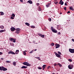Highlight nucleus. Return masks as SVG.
I'll return each mask as SVG.
<instances>
[{"instance_id":"obj_27","label":"nucleus","mask_w":74,"mask_h":74,"mask_svg":"<svg viewBox=\"0 0 74 74\" xmlns=\"http://www.w3.org/2000/svg\"><path fill=\"white\" fill-rule=\"evenodd\" d=\"M44 37H45V35H42V34L41 37H42V38H44Z\"/></svg>"},{"instance_id":"obj_35","label":"nucleus","mask_w":74,"mask_h":74,"mask_svg":"<svg viewBox=\"0 0 74 74\" xmlns=\"http://www.w3.org/2000/svg\"><path fill=\"white\" fill-rule=\"evenodd\" d=\"M58 54H59V55H61V54H62V53H61L60 52V51H58Z\"/></svg>"},{"instance_id":"obj_16","label":"nucleus","mask_w":74,"mask_h":74,"mask_svg":"<svg viewBox=\"0 0 74 74\" xmlns=\"http://www.w3.org/2000/svg\"><path fill=\"white\" fill-rule=\"evenodd\" d=\"M25 24L27 26H30V24L29 23H25Z\"/></svg>"},{"instance_id":"obj_57","label":"nucleus","mask_w":74,"mask_h":74,"mask_svg":"<svg viewBox=\"0 0 74 74\" xmlns=\"http://www.w3.org/2000/svg\"><path fill=\"white\" fill-rule=\"evenodd\" d=\"M36 50H37V49H35V51H36Z\"/></svg>"},{"instance_id":"obj_58","label":"nucleus","mask_w":74,"mask_h":74,"mask_svg":"<svg viewBox=\"0 0 74 74\" xmlns=\"http://www.w3.org/2000/svg\"><path fill=\"white\" fill-rule=\"evenodd\" d=\"M62 14V13H60V14Z\"/></svg>"},{"instance_id":"obj_40","label":"nucleus","mask_w":74,"mask_h":74,"mask_svg":"<svg viewBox=\"0 0 74 74\" xmlns=\"http://www.w3.org/2000/svg\"><path fill=\"white\" fill-rule=\"evenodd\" d=\"M46 7L48 8V7H49V5H46Z\"/></svg>"},{"instance_id":"obj_9","label":"nucleus","mask_w":74,"mask_h":74,"mask_svg":"<svg viewBox=\"0 0 74 74\" xmlns=\"http://www.w3.org/2000/svg\"><path fill=\"white\" fill-rule=\"evenodd\" d=\"M55 46H56V48H58L60 47V45L57 43L56 44Z\"/></svg>"},{"instance_id":"obj_6","label":"nucleus","mask_w":74,"mask_h":74,"mask_svg":"<svg viewBox=\"0 0 74 74\" xmlns=\"http://www.w3.org/2000/svg\"><path fill=\"white\" fill-rule=\"evenodd\" d=\"M68 67L69 69H72L73 68V66L72 64L68 65Z\"/></svg>"},{"instance_id":"obj_59","label":"nucleus","mask_w":74,"mask_h":74,"mask_svg":"<svg viewBox=\"0 0 74 74\" xmlns=\"http://www.w3.org/2000/svg\"><path fill=\"white\" fill-rule=\"evenodd\" d=\"M12 45H14V44H12Z\"/></svg>"},{"instance_id":"obj_31","label":"nucleus","mask_w":74,"mask_h":74,"mask_svg":"<svg viewBox=\"0 0 74 74\" xmlns=\"http://www.w3.org/2000/svg\"><path fill=\"white\" fill-rule=\"evenodd\" d=\"M48 20L49 22H51V21H52V19H51V18H49Z\"/></svg>"},{"instance_id":"obj_34","label":"nucleus","mask_w":74,"mask_h":74,"mask_svg":"<svg viewBox=\"0 0 74 74\" xmlns=\"http://www.w3.org/2000/svg\"><path fill=\"white\" fill-rule=\"evenodd\" d=\"M64 10H65V11H66V10L67 8H66V7H64Z\"/></svg>"},{"instance_id":"obj_52","label":"nucleus","mask_w":74,"mask_h":74,"mask_svg":"<svg viewBox=\"0 0 74 74\" xmlns=\"http://www.w3.org/2000/svg\"><path fill=\"white\" fill-rule=\"evenodd\" d=\"M72 40L73 42H74V39H72Z\"/></svg>"},{"instance_id":"obj_46","label":"nucleus","mask_w":74,"mask_h":74,"mask_svg":"<svg viewBox=\"0 0 74 74\" xmlns=\"http://www.w3.org/2000/svg\"><path fill=\"white\" fill-rule=\"evenodd\" d=\"M3 55V53L0 52V55Z\"/></svg>"},{"instance_id":"obj_56","label":"nucleus","mask_w":74,"mask_h":74,"mask_svg":"<svg viewBox=\"0 0 74 74\" xmlns=\"http://www.w3.org/2000/svg\"><path fill=\"white\" fill-rule=\"evenodd\" d=\"M39 1H40V0H38V2H39Z\"/></svg>"},{"instance_id":"obj_13","label":"nucleus","mask_w":74,"mask_h":74,"mask_svg":"<svg viewBox=\"0 0 74 74\" xmlns=\"http://www.w3.org/2000/svg\"><path fill=\"white\" fill-rule=\"evenodd\" d=\"M64 3V2L63 1H62L61 2H60V3H58V4H61V5H63Z\"/></svg>"},{"instance_id":"obj_60","label":"nucleus","mask_w":74,"mask_h":74,"mask_svg":"<svg viewBox=\"0 0 74 74\" xmlns=\"http://www.w3.org/2000/svg\"><path fill=\"white\" fill-rule=\"evenodd\" d=\"M52 74H55V73H52Z\"/></svg>"},{"instance_id":"obj_17","label":"nucleus","mask_w":74,"mask_h":74,"mask_svg":"<svg viewBox=\"0 0 74 74\" xmlns=\"http://www.w3.org/2000/svg\"><path fill=\"white\" fill-rule=\"evenodd\" d=\"M56 0H55L54 1V3L55 4H57L58 3V2H56Z\"/></svg>"},{"instance_id":"obj_25","label":"nucleus","mask_w":74,"mask_h":74,"mask_svg":"<svg viewBox=\"0 0 74 74\" xmlns=\"http://www.w3.org/2000/svg\"><path fill=\"white\" fill-rule=\"evenodd\" d=\"M12 16H13V17H15V15L14 13H13L11 15Z\"/></svg>"},{"instance_id":"obj_39","label":"nucleus","mask_w":74,"mask_h":74,"mask_svg":"<svg viewBox=\"0 0 74 74\" xmlns=\"http://www.w3.org/2000/svg\"><path fill=\"white\" fill-rule=\"evenodd\" d=\"M68 60L69 61V62H72V60H71V59H69Z\"/></svg>"},{"instance_id":"obj_24","label":"nucleus","mask_w":74,"mask_h":74,"mask_svg":"<svg viewBox=\"0 0 74 74\" xmlns=\"http://www.w3.org/2000/svg\"><path fill=\"white\" fill-rule=\"evenodd\" d=\"M57 64L58 65H59L60 67H61L62 66V64H60V63H58Z\"/></svg>"},{"instance_id":"obj_42","label":"nucleus","mask_w":74,"mask_h":74,"mask_svg":"<svg viewBox=\"0 0 74 74\" xmlns=\"http://www.w3.org/2000/svg\"><path fill=\"white\" fill-rule=\"evenodd\" d=\"M15 33H16L17 34H19V32L18 31H17V32H16Z\"/></svg>"},{"instance_id":"obj_37","label":"nucleus","mask_w":74,"mask_h":74,"mask_svg":"<svg viewBox=\"0 0 74 74\" xmlns=\"http://www.w3.org/2000/svg\"><path fill=\"white\" fill-rule=\"evenodd\" d=\"M38 35V36H40V37H41V35H42V34H39Z\"/></svg>"},{"instance_id":"obj_23","label":"nucleus","mask_w":74,"mask_h":74,"mask_svg":"<svg viewBox=\"0 0 74 74\" xmlns=\"http://www.w3.org/2000/svg\"><path fill=\"white\" fill-rule=\"evenodd\" d=\"M4 27L3 25H1L0 26V28L1 29H4Z\"/></svg>"},{"instance_id":"obj_5","label":"nucleus","mask_w":74,"mask_h":74,"mask_svg":"<svg viewBox=\"0 0 74 74\" xmlns=\"http://www.w3.org/2000/svg\"><path fill=\"white\" fill-rule=\"evenodd\" d=\"M69 51L71 52V53H74V49H69Z\"/></svg>"},{"instance_id":"obj_3","label":"nucleus","mask_w":74,"mask_h":74,"mask_svg":"<svg viewBox=\"0 0 74 74\" xmlns=\"http://www.w3.org/2000/svg\"><path fill=\"white\" fill-rule=\"evenodd\" d=\"M23 64L24 65H25V66H30V64L27 62H24L23 63Z\"/></svg>"},{"instance_id":"obj_45","label":"nucleus","mask_w":74,"mask_h":74,"mask_svg":"<svg viewBox=\"0 0 74 74\" xmlns=\"http://www.w3.org/2000/svg\"><path fill=\"white\" fill-rule=\"evenodd\" d=\"M6 62V63H9L10 62V61H7Z\"/></svg>"},{"instance_id":"obj_36","label":"nucleus","mask_w":74,"mask_h":74,"mask_svg":"<svg viewBox=\"0 0 74 74\" xmlns=\"http://www.w3.org/2000/svg\"><path fill=\"white\" fill-rule=\"evenodd\" d=\"M10 18L11 19H14V18L12 16H11Z\"/></svg>"},{"instance_id":"obj_4","label":"nucleus","mask_w":74,"mask_h":74,"mask_svg":"<svg viewBox=\"0 0 74 74\" xmlns=\"http://www.w3.org/2000/svg\"><path fill=\"white\" fill-rule=\"evenodd\" d=\"M9 40L10 41H13V42H16V41L15 39H14L13 38H9Z\"/></svg>"},{"instance_id":"obj_28","label":"nucleus","mask_w":74,"mask_h":74,"mask_svg":"<svg viewBox=\"0 0 74 74\" xmlns=\"http://www.w3.org/2000/svg\"><path fill=\"white\" fill-rule=\"evenodd\" d=\"M31 28H33V29H34V28H35V27L34 26H31Z\"/></svg>"},{"instance_id":"obj_14","label":"nucleus","mask_w":74,"mask_h":74,"mask_svg":"<svg viewBox=\"0 0 74 74\" xmlns=\"http://www.w3.org/2000/svg\"><path fill=\"white\" fill-rule=\"evenodd\" d=\"M27 67L25 66H23L21 67V69H27Z\"/></svg>"},{"instance_id":"obj_55","label":"nucleus","mask_w":74,"mask_h":74,"mask_svg":"<svg viewBox=\"0 0 74 74\" xmlns=\"http://www.w3.org/2000/svg\"><path fill=\"white\" fill-rule=\"evenodd\" d=\"M60 2H61V1H62V0H60Z\"/></svg>"},{"instance_id":"obj_47","label":"nucleus","mask_w":74,"mask_h":74,"mask_svg":"<svg viewBox=\"0 0 74 74\" xmlns=\"http://www.w3.org/2000/svg\"><path fill=\"white\" fill-rule=\"evenodd\" d=\"M57 64L56 63L54 64V66H57Z\"/></svg>"},{"instance_id":"obj_8","label":"nucleus","mask_w":74,"mask_h":74,"mask_svg":"<svg viewBox=\"0 0 74 74\" xmlns=\"http://www.w3.org/2000/svg\"><path fill=\"white\" fill-rule=\"evenodd\" d=\"M10 30L12 32H14V31L16 29L14 27H12L10 28Z\"/></svg>"},{"instance_id":"obj_54","label":"nucleus","mask_w":74,"mask_h":74,"mask_svg":"<svg viewBox=\"0 0 74 74\" xmlns=\"http://www.w3.org/2000/svg\"><path fill=\"white\" fill-rule=\"evenodd\" d=\"M1 60H3V58H1Z\"/></svg>"},{"instance_id":"obj_38","label":"nucleus","mask_w":74,"mask_h":74,"mask_svg":"<svg viewBox=\"0 0 74 74\" xmlns=\"http://www.w3.org/2000/svg\"><path fill=\"white\" fill-rule=\"evenodd\" d=\"M57 34L60 35V34H61V33H60V32H59Z\"/></svg>"},{"instance_id":"obj_7","label":"nucleus","mask_w":74,"mask_h":74,"mask_svg":"<svg viewBox=\"0 0 74 74\" xmlns=\"http://www.w3.org/2000/svg\"><path fill=\"white\" fill-rule=\"evenodd\" d=\"M55 54L56 56L58 58H60V57L61 56V55H60L58 54V53H57L56 52H55Z\"/></svg>"},{"instance_id":"obj_2","label":"nucleus","mask_w":74,"mask_h":74,"mask_svg":"<svg viewBox=\"0 0 74 74\" xmlns=\"http://www.w3.org/2000/svg\"><path fill=\"white\" fill-rule=\"evenodd\" d=\"M0 70H3V71H6L7 70V68H4L3 66H0Z\"/></svg>"},{"instance_id":"obj_1","label":"nucleus","mask_w":74,"mask_h":74,"mask_svg":"<svg viewBox=\"0 0 74 74\" xmlns=\"http://www.w3.org/2000/svg\"><path fill=\"white\" fill-rule=\"evenodd\" d=\"M51 31L53 32V33H57V30H55V29H54L53 27H51Z\"/></svg>"},{"instance_id":"obj_11","label":"nucleus","mask_w":74,"mask_h":74,"mask_svg":"<svg viewBox=\"0 0 74 74\" xmlns=\"http://www.w3.org/2000/svg\"><path fill=\"white\" fill-rule=\"evenodd\" d=\"M47 67V65H44L42 66V67L43 68V70H44V69Z\"/></svg>"},{"instance_id":"obj_43","label":"nucleus","mask_w":74,"mask_h":74,"mask_svg":"<svg viewBox=\"0 0 74 74\" xmlns=\"http://www.w3.org/2000/svg\"><path fill=\"white\" fill-rule=\"evenodd\" d=\"M36 5H37V6H38V5H40V3H36Z\"/></svg>"},{"instance_id":"obj_18","label":"nucleus","mask_w":74,"mask_h":74,"mask_svg":"<svg viewBox=\"0 0 74 74\" xmlns=\"http://www.w3.org/2000/svg\"><path fill=\"white\" fill-rule=\"evenodd\" d=\"M13 63L14 66H16V62H13Z\"/></svg>"},{"instance_id":"obj_41","label":"nucleus","mask_w":74,"mask_h":74,"mask_svg":"<svg viewBox=\"0 0 74 74\" xmlns=\"http://www.w3.org/2000/svg\"><path fill=\"white\" fill-rule=\"evenodd\" d=\"M51 4V2H50V3H47V4L49 5H50Z\"/></svg>"},{"instance_id":"obj_22","label":"nucleus","mask_w":74,"mask_h":74,"mask_svg":"<svg viewBox=\"0 0 74 74\" xmlns=\"http://www.w3.org/2000/svg\"><path fill=\"white\" fill-rule=\"evenodd\" d=\"M16 30L17 32H19V31H20V30H21V29L19 28H17L16 29Z\"/></svg>"},{"instance_id":"obj_10","label":"nucleus","mask_w":74,"mask_h":74,"mask_svg":"<svg viewBox=\"0 0 74 74\" xmlns=\"http://www.w3.org/2000/svg\"><path fill=\"white\" fill-rule=\"evenodd\" d=\"M8 54H10L11 53L12 54H13V55H15V53L14 52L12 51H10L8 53Z\"/></svg>"},{"instance_id":"obj_20","label":"nucleus","mask_w":74,"mask_h":74,"mask_svg":"<svg viewBox=\"0 0 74 74\" xmlns=\"http://www.w3.org/2000/svg\"><path fill=\"white\" fill-rule=\"evenodd\" d=\"M19 50H16V54H18V53H19Z\"/></svg>"},{"instance_id":"obj_26","label":"nucleus","mask_w":74,"mask_h":74,"mask_svg":"<svg viewBox=\"0 0 74 74\" xmlns=\"http://www.w3.org/2000/svg\"><path fill=\"white\" fill-rule=\"evenodd\" d=\"M69 9L71 10H73V7H71L69 8Z\"/></svg>"},{"instance_id":"obj_50","label":"nucleus","mask_w":74,"mask_h":74,"mask_svg":"<svg viewBox=\"0 0 74 74\" xmlns=\"http://www.w3.org/2000/svg\"><path fill=\"white\" fill-rule=\"evenodd\" d=\"M67 5V3H65V5Z\"/></svg>"},{"instance_id":"obj_30","label":"nucleus","mask_w":74,"mask_h":74,"mask_svg":"<svg viewBox=\"0 0 74 74\" xmlns=\"http://www.w3.org/2000/svg\"><path fill=\"white\" fill-rule=\"evenodd\" d=\"M38 69H39V70H41L42 69V68L41 67H38Z\"/></svg>"},{"instance_id":"obj_53","label":"nucleus","mask_w":74,"mask_h":74,"mask_svg":"<svg viewBox=\"0 0 74 74\" xmlns=\"http://www.w3.org/2000/svg\"><path fill=\"white\" fill-rule=\"evenodd\" d=\"M23 52H25V53L27 52V51L26 50H25V51H23Z\"/></svg>"},{"instance_id":"obj_29","label":"nucleus","mask_w":74,"mask_h":74,"mask_svg":"<svg viewBox=\"0 0 74 74\" xmlns=\"http://www.w3.org/2000/svg\"><path fill=\"white\" fill-rule=\"evenodd\" d=\"M4 30H0V33H2V32H4Z\"/></svg>"},{"instance_id":"obj_48","label":"nucleus","mask_w":74,"mask_h":74,"mask_svg":"<svg viewBox=\"0 0 74 74\" xmlns=\"http://www.w3.org/2000/svg\"><path fill=\"white\" fill-rule=\"evenodd\" d=\"M69 13H70V11H68V12H67V14H69Z\"/></svg>"},{"instance_id":"obj_19","label":"nucleus","mask_w":74,"mask_h":74,"mask_svg":"<svg viewBox=\"0 0 74 74\" xmlns=\"http://www.w3.org/2000/svg\"><path fill=\"white\" fill-rule=\"evenodd\" d=\"M35 58H36V59H38L39 60H41V59H40V58L39 57H35Z\"/></svg>"},{"instance_id":"obj_33","label":"nucleus","mask_w":74,"mask_h":74,"mask_svg":"<svg viewBox=\"0 0 74 74\" xmlns=\"http://www.w3.org/2000/svg\"><path fill=\"white\" fill-rule=\"evenodd\" d=\"M23 53L24 55H26V52L23 51Z\"/></svg>"},{"instance_id":"obj_15","label":"nucleus","mask_w":74,"mask_h":74,"mask_svg":"<svg viewBox=\"0 0 74 74\" xmlns=\"http://www.w3.org/2000/svg\"><path fill=\"white\" fill-rule=\"evenodd\" d=\"M28 3H29V4H33V2L31 0H29L28 1Z\"/></svg>"},{"instance_id":"obj_32","label":"nucleus","mask_w":74,"mask_h":74,"mask_svg":"<svg viewBox=\"0 0 74 74\" xmlns=\"http://www.w3.org/2000/svg\"><path fill=\"white\" fill-rule=\"evenodd\" d=\"M51 46H53L54 45V43H52L51 44Z\"/></svg>"},{"instance_id":"obj_44","label":"nucleus","mask_w":74,"mask_h":74,"mask_svg":"<svg viewBox=\"0 0 74 74\" xmlns=\"http://www.w3.org/2000/svg\"><path fill=\"white\" fill-rule=\"evenodd\" d=\"M33 51H31L30 52H29L30 53H33Z\"/></svg>"},{"instance_id":"obj_12","label":"nucleus","mask_w":74,"mask_h":74,"mask_svg":"<svg viewBox=\"0 0 74 74\" xmlns=\"http://www.w3.org/2000/svg\"><path fill=\"white\" fill-rule=\"evenodd\" d=\"M4 13L3 12H0V15H4Z\"/></svg>"},{"instance_id":"obj_49","label":"nucleus","mask_w":74,"mask_h":74,"mask_svg":"<svg viewBox=\"0 0 74 74\" xmlns=\"http://www.w3.org/2000/svg\"><path fill=\"white\" fill-rule=\"evenodd\" d=\"M20 0L21 2V3H23V0Z\"/></svg>"},{"instance_id":"obj_51","label":"nucleus","mask_w":74,"mask_h":74,"mask_svg":"<svg viewBox=\"0 0 74 74\" xmlns=\"http://www.w3.org/2000/svg\"><path fill=\"white\" fill-rule=\"evenodd\" d=\"M49 68H50V66H49L47 68V69H49Z\"/></svg>"},{"instance_id":"obj_21","label":"nucleus","mask_w":74,"mask_h":74,"mask_svg":"<svg viewBox=\"0 0 74 74\" xmlns=\"http://www.w3.org/2000/svg\"><path fill=\"white\" fill-rule=\"evenodd\" d=\"M38 10L40 11H41V7L40 6H38Z\"/></svg>"}]
</instances>
